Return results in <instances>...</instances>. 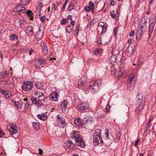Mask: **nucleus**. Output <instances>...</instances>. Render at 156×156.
<instances>
[{
	"mask_svg": "<svg viewBox=\"0 0 156 156\" xmlns=\"http://www.w3.org/2000/svg\"><path fill=\"white\" fill-rule=\"evenodd\" d=\"M79 133L78 131H73L70 134V138L76 143L78 146L81 148H84L85 146V143Z\"/></svg>",
	"mask_w": 156,
	"mask_h": 156,
	"instance_id": "obj_1",
	"label": "nucleus"
},
{
	"mask_svg": "<svg viewBox=\"0 0 156 156\" xmlns=\"http://www.w3.org/2000/svg\"><path fill=\"white\" fill-rule=\"evenodd\" d=\"M101 81L97 80L96 81H93L88 83V86L90 89H91L92 93L95 94L98 90L99 86L101 84Z\"/></svg>",
	"mask_w": 156,
	"mask_h": 156,
	"instance_id": "obj_2",
	"label": "nucleus"
},
{
	"mask_svg": "<svg viewBox=\"0 0 156 156\" xmlns=\"http://www.w3.org/2000/svg\"><path fill=\"white\" fill-rule=\"evenodd\" d=\"M136 105L137 107V109L138 111H140L143 108L145 103V100L143 98L142 94H139L136 96Z\"/></svg>",
	"mask_w": 156,
	"mask_h": 156,
	"instance_id": "obj_3",
	"label": "nucleus"
},
{
	"mask_svg": "<svg viewBox=\"0 0 156 156\" xmlns=\"http://www.w3.org/2000/svg\"><path fill=\"white\" fill-rule=\"evenodd\" d=\"M32 82L30 81L25 82L22 84V89L26 91H29L32 87Z\"/></svg>",
	"mask_w": 156,
	"mask_h": 156,
	"instance_id": "obj_4",
	"label": "nucleus"
},
{
	"mask_svg": "<svg viewBox=\"0 0 156 156\" xmlns=\"http://www.w3.org/2000/svg\"><path fill=\"white\" fill-rule=\"evenodd\" d=\"M64 147L66 150L69 151L74 147L75 145L71 140H69L64 143Z\"/></svg>",
	"mask_w": 156,
	"mask_h": 156,
	"instance_id": "obj_5",
	"label": "nucleus"
},
{
	"mask_svg": "<svg viewBox=\"0 0 156 156\" xmlns=\"http://www.w3.org/2000/svg\"><path fill=\"white\" fill-rule=\"evenodd\" d=\"M104 25L105 24L104 23L102 22H99L98 25V27L97 28L98 32L99 33L100 31H101V34H105L107 28L106 27L104 26Z\"/></svg>",
	"mask_w": 156,
	"mask_h": 156,
	"instance_id": "obj_6",
	"label": "nucleus"
},
{
	"mask_svg": "<svg viewBox=\"0 0 156 156\" xmlns=\"http://www.w3.org/2000/svg\"><path fill=\"white\" fill-rule=\"evenodd\" d=\"M122 58H117V57L115 55H112L109 60V62L110 63L112 64V65H113L114 63L117 61L118 63L119 62H120L121 64L122 63L121 62V60Z\"/></svg>",
	"mask_w": 156,
	"mask_h": 156,
	"instance_id": "obj_7",
	"label": "nucleus"
},
{
	"mask_svg": "<svg viewBox=\"0 0 156 156\" xmlns=\"http://www.w3.org/2000/svg\"><path fill=\"white\" fill-rule=\"evenodd\" d=\"M49 98L51 100L57 101L59 98V95L55 91L49 94Z\"/></svg>",
	"mask_w": 156,
	"mask_h": 156,
	"instance_id": "obj_8",
	"label": "nucleus"
},
{
	"mask_svg": "<svg viewBox=\"0 0 156 156\" xmlns=\"http://www.w3.org/2000/svg\"><path fill=\"white\" fill-rule=\"evenodd\" d=\"M10 128L9 129V131L12 135L17 133L18 132V127L16 125H13L11 123L10 125Z\"/></svg>",
	"mask_w": 156,
	"mask_h": 156,
	"instance_id": "obj_9",
	"label": "nucleus"
},
{
	"mask_svg": "<svg viewBox=\"0 0 156 156\" xmlns=\"http://www.w3.org/2000/svg\"><path fill=\"white\" fill-rule=\"evenodd\" d=\"M68 103L66 100H64L60 105V107L63 112H65L68 111L67 106Z\"/></svg>",
	"mask_w": 156,
	"mask_h": 156,
	"instance_id": "obj_10",
	"label": "nucleus"
},
{
	"mask_svg": "<svg viewBox=\"0 0 156 156\" xmlns=\"http://www.w3.org/2000/svg\"><path fill=\"white\" fill-rule=\"evenodd\" d=\"M93 141L95 146L98 145L99 144H102L103 142L101 137L99 136L94 137Z\"/></svg>",
	"mask_w": 156,
	"mask_h": 156,
	"instance_id": "obj_11",
	"label": "nucleus"
},
{
	"mask_svg": "<svg viewBox=\"0 0 156 156\" xmlns=\"http://www.w3.org/2000/svg\"><path fill=\"white\" fill-rule=\"evenodd\" d=\"M31 101H32L33 104H34L37 107L41 106L42 105V102L38 99H37L34 97H32L31 98Z\"/></svg>",
	"mask_w": 156,
	"mask_h": 156,
	"instance_id": "obj_12",
	"label": "nucleus"
},
{
	"mask_svg": "<svg viewBox=\"0 0 156 156\" xmlns=\"http://www.w3.org/2000/svg\"><path fill=\"white\" fill-rule=\"evenodd\" d=\"M88 105L87 103H82L78 106V108L80 110L86 111L88 109Z\"/></svg>",
	"mask_w": 156,
	"mask_h": 156,
	"instance_id": "obj_13",
	"label": "nucleus"
},
{
	"mask_svg": "<svg viewBox=\"0 0 156 156\" xmlns=\"http://www.w3.org/2000/svg\"><path fill=\"white\" fill-rule=\"evenodd\" d=\"M155 22L154 21L150 22L149 24V29L148 32V37H150L154 29V25Z\"/></svg>",
	"mask_w": 156,
	"mask_h": 156,
	"instance_id": "obj_14",
	"label": "nucleus"
},
{
	"mask_svg": "<svg viewBox=\"0 0 156 156\" xmlns=\"http://www.w3.org/2000/svg\"><path fill=\"white\" fill-rule=\"evenodd\" d=\"M43 35V31H41L39 29L38 31L37 32L36 35V39L37 41L40 40L42 37Z\"/></svg>",
	"mask_w": 156,
	"mask_h": 156,
	"instance_id": "obj_15",
	"label": "nucleus"
},
{
	"mask_svg": "<svg viewBox=\"0 0 156 156\" xmlns=\"http://www.w3.org/2000/svg\"><path fill=\"white\" fill-rule=\"evenodd\" d=\"M57 117L58 119L61 124V125H60L61 127L62 128H64L66 126L65 121L64 119L60 115H58Z\"/></svg>",
	"mask_w": 156,
	"mask_h": 156,
	"instance_id": "obj_16",
	"label": "nucleus"
},
{
	"mask_svg": "<svg viewBox=\"0 0 156 156\" xmlns=\"http://www.w3.org/2000/svg\"><path fill=\"white\" fill-rule=\"evenodd\" d=\"M87 80V78L85 76H83L78 82V87L80 88L82 87V85L84 84Z\"/></svg>",
	"mask_w": 156,
	"mask_h": 156,
	"instance_id": "obj_17",
	"label": "nucleus"
},
{
	"mask_svg": "<svg viewBox=\"0 0 156 156\" xmlns=\"http://www.w3.org/2000/svg\"><path fill=\"white\" fill-rule=\"evenodd\" d=\"M134 52L133 48L131 46H129L126 50V53L128 56H130Z\"/></svg>",
	"mask_w": 156,
	"mask_h": 156,
	"instance_id": "obj_18",
	"label": "nucleus"
},
{
	"mask_svg": "<svg viewBox=\"0 0 156 156\" xmlns=\"http://www.w3.org/2000/svg\"><path fill=\"white\" fill-rule=\"evenodd\" d=\"M74 123L78 127L81 126L83 125V122H82L81 120L79 118L74 119Z\"/></svg>",
	"mask_w": 156,
	"mask_h": 156,
	"instance_id": "obj_19",
	"label": "nucleus"
},
{
	"mask_svg": "<svg viewBox=\"0 0 156 156\" xmlns=\"http://www.w3.org/2000/svg\"><path fill=\"white\" fill-rule=\"evenodd\" d=\"M26 33L29 36H32L33 34V28L31 26H29L26 30Z\"/></svg>",
	"mask_w": 156,
	"mask_h": 156,
	"instance_id": "obj_20",
	"label": "nucleus"
},
{
	"mask_svg": "<svg viewBox=\"0 0 156 156\" xmlns=\"http://www.w3.org/2000/svg\"><path fill=\"white\" fill-rule=\"evenodd\" d=\"M41 46L42 47L43 53L45 55L47 54L48 53V50L47 47L45 45V44L43 42L41 43Z\"/></svg>",
	"mask_w": 156,
	"mask_h": 156,
	"instance_id": "obj_21",
	"label": "nucleus"
},
{
	"mask_svg": "<svg viewBox=\"0 0 156 156\" xmlns=\"http://www.w3.org/2000/svg\"><path fill=\"white\" fill-rule=\"evenodd\" d=\"M135 85V83L128 82L127 84V89L130 90H133L134 87Z\"/></svg>",
	"mask_w": 156,
	"mask_h": 156,
	"instance_id": "obj_22",
	"label": "nucleus"
},
{
	"mask_svg": "<svg viewBox=\"0 0 156 156\" xmlns=\"http://www.w3.org/2000/svg\"><path fill=\"white\" fill-rule=\"evenodd\" d=\"M22 5L21 4L18 5L14 10V12H18L19 14L20 15H21L20 12H21Z\"/></svg>",
	"mask_w": 156,
	"mask_h": 156,
	"instance_id": "obj_23",
	"label": "nucleus"
},
{
	"mask_svg": "<svg viewBox=\"0 0 156 156\" xmlns=\"http://www.w3.org/2000/svg\"><path fill=\"white\" fill-rule=\"evenodd\" d=\"M99 136L101 137V130L99 129H97L94 131L93 137Z\"/></svg>",
	"mask_w": 156,
	"mask_h": 156,
	"instance_id": "obj_24",
	"label": "nucleus"
},
{
	"mask_svg": "<svg viewBox=\"0 0 156 156\" xmlns=\"http://www.w3.org/2000/svg\"><path fill=\"white\" fill-rule=\"evenodd\" d=\"M144 28V27L143 26L138 28L136 33L138 34L139 36H141L142 32L143 31L142 29Z\"/></svg>",
	"mask_w": 156,
	"mask_h": 156,
	"instance_id": "obj_25",
	"label": "nucleus"
},
{
	"mask_svg": "<svg viewBox=\"0 0 156 156\" xmlns=\"http://www.w3.org/2000/svg\"><path fill=\"white\" fill-rule=\"evenodd\" d=\"M9 75V73L6 71L2 72L0 73V77L1 78H4L7 77Z\"/></svg>",
	"mask_w": 156,
	"mask_h": 156,
	"instance_id": "obj_26",
	"label": "nucleus"
},
{
	"mask_svg": "<svg viewBox=\"0 0 156 156\" xmlns=\"http://www.w3.org/2000/svg\"><path fill=\"white\" fill-rule=\"evenodd\" d=\"M27 14L30 17L31 20H32L34 18V16L33 13L30 10H27L26 12Z\"/></svg>",
	"mask_w": 156,
	"mask_h": 156,
	"instance_id": "obj_27",
	"label": "nucleus"
},
{
	"mask_svg": "<svg viewBox=\"0 0 156 156\" xmlns=\"http://www.w3.org/2000/svg\"><path fill=\"white\" fill-rule=\"evenodd\" d=\"M82 122H83V124L91 123L92 122L90 119H88L86 118H81Z\"/></svg>",
	"mask_w": 156,
	"mask_h": 156,
	"instance_id": "obj_28",
	"label": "nucleus"
},
{
	"mask_svg": "<svg viewBox=\"0 0 156 156\" xmlns=\"http://www.w3.org/2000/svg\"><path fill=\"white\" fill-rule=\"evenodd\" d=\"M10 39L11 41L14 40L18 39V36L15 34H12L10 36Z\"/></svg>",
	"mask_w": 156,
	"mask_h": 156,
	"instance_id": "obj_29",
	"label": "nucleus"
},
{
	"mask_svg": "<svg viewBox=\"0 0 156 156\" xmlns=\"http://www.w3.org/2000/svg\"><path fill=\"white\" fill-rule=\"evenodd\" d=\"M29 0H21L20 4L22 5H25L29 4Z\"/></svg>",
	"mask_w": 156,
	"mask_h": 156,
	"instance_id": "obj_30",
	"label": "nucleus"
},
{
	"mask_svg": "<svg viewBox=\"0 0 156 156\" xmlns=\"http://www.w3.org/2000/svg\"><path fill=\"white\" fill-rule=\"evenodd\" d=\"M135 76L134 75H132L130 76L129 77V80L128 82H132L135 83V80L134 79Z\"/></svg>",
	"mask_w": 156,
	"mask_h": 156,
	"instance_id": "obj_31",
	"label": "nucleus"
},
{
	"mask_svg": "<svg viewBox=\"0 0 156 156\" xmlns=\"http://www.w3.org/2000/svg\"><path fill=\"white\" fill-rule=\"evenodd\" d=\"M38 61L40 65L41 66L42 65L45 63L46 60L44 58H41L40 59H39Z\"/></svg>",
	"mask_w": 156,
	"mask_h": 156,
	"instance_id": "obj_32",
	"label": "nucleus"
},
{
	"mask_svg": "<svg viewBox=\"0 0 156 156\" xmlns=\"http://www.w3.org/2000/svg\"><path fill=\"white\" fill-rule=\"evenodd\" d=\"M38 98L41 102L44 100L45 99V96L44 94L43 93H40V95L38 96Z\"/></svg>",
	"mask_w": 156,
	"mask_h": 156,
	"instance_id": "obj_33",
	"label": "nucleus"
},
{
	"mask_svg": "<svg viewBox=\"0 0 156 156\" xmlns=\"http://www.w3.org/2000/svg\"><path fill=\"white\" fill-rule=\"evenodd\" d=\"M37 116L38 119L43 121L45 120L46 118V117L44 115L38 114L37 115Z\"/></svg>",
	"mask_w": 156,
	"mask_h": 156,
	"instance_id": "obj_34",
	"label": "nucleus"
},
{
	"mask_svg": "<svg viewBox=\"0 0 156 156\" xmlns=\"http://www.w3.org/2000/svg\"><path fill=\"white\" fill-rule=\"evenodd\" d=\"M110 108V106L109 105V102L108 101V104L105 107V110L104 111V112L106 113H107L109 111Z\"/></svg>",
	"mask_w": 156,
	"mask_h": 156,
	"instance_id": "obj_35",
	"label": "nucleus"
},
{
	"mask_svg": "<svg viewBox=\"0 0 156 156\" xmlns=\"http://www.w3.org/2000/svg\"><path fill=\"white\" fill-rule=\"evenodd\" d=\"M91 11H93L95 8V5L92 2H90L89 3V6Z\"/></svg>",
	"mask_w": 156,
	"mask_h": 156,
	"instance_id": "obj_36",
	"label": "nucleus"
},
{
	"mask_svg": "<svg viewBox=\"0 0 156 156\" xmlns=\"http://www.w3.org/2000/svg\"><path fill=\"white\" fill-rule=\"evenodd\" d=\"M73 27L71 28L70 26H68L66 28V31L69 34L70 33L72 30Z\"/></svg>",
	"mask_w": 156,
	"mask_h": 156,
	"instance_id": "obj_37",
	"label": "nucleus"
},
{
	"mask_svg": "<svg viewBox=\"0 0 156 156\" xmlns=\"http://www.w3.org/2000/svg\"><path fill=\"white\" fill-rule=\"evenodd\" d=\"M43 4L41 3H39L38 5L37 6V10H39L40 11L41 10V8L42 7Z\"/></svg>",
	"mask_w": 156,
	"mask_h": 156,
	"instance_id": "obj_38",
	"label": "nucleus"
},
{
	"mask_svg": "<svg viewBox=\"0 0 156 156\" xmlns=\"http://www.w3.org/2000/svg\"><path fill=\"white\" fill-rule=\"evenodd\" d=\"M39 125L35 122H33V127L34 129H37Z\"/></svg>",
	"mask_w": 156,
	"mask_h": 156,
	"instance_id": "obj_39",
	"label": "nucleus"
},
{
	"mask_svg": "<svg viewBox=\"0 0 156 156\" xmlns=\"http://www.w3.org/2000/svg\"><path fill=\"white\" fill-rule=\"evenodd\" d=\"M111 16L113 18H115L116 16V14L115 13L114 11H112L110 12Z\"/></svg>",
	"mask_w": 156,
	"mask_h": 156,
	"instance_id": "obj_40",
	"label": "nucleus"
},
{
	"mask_svg": "<svg viewBox=\"0 0 156 156\" xmlns=\"http://www.w3.org/2000/svg\"><path fill=\"white\" fill-rule=\"evenodd\" d=\"M101 50L99 49H97L94 50V53L95 55H97L100 52Z\"/></svg>",
	"mask_w": 156,
	"mask_h": 156,
	"instance_id": "obj_41",
	"label": "nucleus"
},
{
	"mask_svg": "<svg viewBox=\"0 0 156 156\" xmlns=\"http://www.w3.org/2000/svg\"><path fill=\"white\" fill-rule=\"evenodd\" d=\"M3 94L5 95V97L6 98H8L10 97V95L7 91H5V92L3 93Z\"/></svg>",
	"mask_w": 156,
	"mask_h": 156,
	"instance_id": "obj_42",
	"label": "nucleus"
},
{
	"mask_svg": "<svg viewBox=\"0 0 156 156\" xmlns=\"http://www.w3.org/2000/svg\"><path fill=\"white\" fill-rule=\"evenodd\" d=\"M74 6L72 5V3H71V4L69 5L68 9L69 11H71L72 9H73L74 8Z\"/></svg>",
	"mask_w": 156,
	"mask_h": 156,
	"instance_id": "obj_43",
	"label": "nucleus"
},
{
	"mask_svg": "<svg viewBox=\"0 0 156 156\" xmlns=\"http://www.w3.org/2000/svg\"><path fill=\"white\" fill-rule=\"evenodd\" d=\"M40 93H42L40 91H36L34 92V94L35 96L38 97V96H39L40 94Z\"/></svg>",
	"mask_w": 156,
	"mask_h": 156,
	"instance_id": "obj_44",
	"label": "nucleus"
},
{
	"mask_svg": "<svg viewBox=\"0 0 156 156\" xmlns=\"http://www.w3.org/2000/svg\"><path fill=\"white\" fill-rule=\"evenodd\" d=\"M15 106L17 108H21V106L20 105L19 103L18 102H15Z\"/></svg>",
	"mask_w": 156,
	"mask_h": 156,
	"instance_id": "obj_45",
	"label": "nucleus"
},
{
	"mask_svg": "<svg viewBox=\"0 0 156 156\" xmlns=\"http://www.w3.org/2000/svg\"><path fill=\"white\" fill-rule=\"evenodd\" d=\"M122 75V71L120 69H119V73H118V76L119 77H121Z\"/></svg>",
	"mask_w": 156,
	"mask_h": 156,
	"instance_id": "obj_46",
	"label": "nucleus"
},
{
	"mask_svg": "<svg viewBox=\"0 0 156 156\" xmlns=\"http://www.w3.org/2000/svg\"><path fill=\"white\" fill-rule=\"evenodd\" d=\"M112 69H114V68L113 67H112L111 69V72L112 74L113 75H115L116 73V71L115 70H113Z\"/></svg>",
	"mask_w": 156,
	"mask_h": 156,
	"instance_id": "obj_47",
	"label": "nucleus"
},
{
	"mask_svg": "<svg viewBox=\"0 0 156 156\" xmlns=\"http://www.w3.org/2000/svg\"><path fill=\"white\" fill-rule=\"evenodd\" d=\"M25 23V22L22 20H20L19 21H18V23L20 26L23 25V24H24Z\"/></svg>",
	"mask_w": 156,
	"mask_h": 156,
	"instance_id": "obj_48",
	"label": "nucleus"
},
{
	"mask_svg": "<svg viewBox=\"0 0 156 156\" xmlns=\"http://www.w3.org/2000/svg\"><path fill=\"white\" fill-rule=\"evenodd\" d=\"M117 27H115L114 29V35L115 37L116 36L117 32Z\"/></svg>",
	"mask_w": 156,
	"mask_h": 156,
	"instance_id": "obj_49",
	"label": "nucleus"
},
{
	"mask_svg": "<svg viewBox=\"0 0 156 156\" xmlns=\"http://www.w3.org/2000/svg\"><path fill=\"white\" fill-rule=\"evenodd\" d=\"M40 19L42 22H44L45 20V17L44 16H43L40 17Z\"/></svg>",
	"mask_w": 156,
	"mask_h": 156,
	"instance_id": "obj_50",
	"label": "nucleus"
},
{
	"mask_svg": "<svg viewBox=\"0 0 156 156\" xmlns=\"http://www.w3.org/2000/svg\"><path fill=\"white\" fill-rule=\"evenodd\" d=\"M67 19L66 18L62 19L61 21L62 24H64L66 23Z\"/></svg>",
	"mask_w": 156,
	"mask_h": 156,
	"instance_id": "obj_51",
	"label": "nucleus"
},
{
	"mask_svg": "<svg viewBox=\"0 0 156 156\" xmlns=\"http://www.w3.org/2000/svg\"><path fill=\"white\" fill-rule=\"evenodd\" d=\"M85 10L87 12L91 10L89 6H86L84 8Z\"/></svg>",
	"mask_w": 156,
	"mask_h": 156,
	"instance_id": "obj_52",
	"label": "nucleus"
},
{
	"mask_svg": "<svg viewBox=\"0 0 156 156\" xmlns=\"http://www.w3.org/2000/svg\"><path fill=\"white\" fill-rule=\"evenodd\" d=\"M68 2V1H66L65 2V3L64 4L63 6L62 7V10L63 11H64V10H65V6H66V5L67 4Z\"/></svg>",
	"mask_w": 156,
	"mask_h": 156,
	"instance_id": "obj_53",
	"label": "nucleus"
},
{
	"mask_svg": "<svg viewBox=\"0 0 156 156\" xmlns=\"http://www.w3.org/2000/svg\"><path fill=\"white\" fill-rule=\"evenodd\" d=\"M35 86H36L37 87L38 89H40L41 87V84L39 83H37L36 84Z\"/></svg>",
	"mask_w": 156,
	"mask_h": 156,
	"instance_id": "obj_54",
	"label": "nucleus"
},
{
	"mask_svg": "<svg viewBox=\"0 0 156 156\" xmlns=\"http://www.w3.org/2000/svg\"><path fill=\"white\" fill-rule=\"evenodd\" d=\"M26 8L23 6H22L21 8V12H23V13H26Z\"/></svg>",
	"mask_w": 156,
	"mask_h": 156,
	"instance_id": "obj_55",
	"label": "nucleus"
},
{
	"mask_svg": "<svg viewBox=\"0 0 156 156\" xmlns=\"http://www.w3.org/2000/svg\"><path fill=\"white\" fill-rule=\"evenodd\" d=\"M80 27V26L79 25V24L77 25L76 27L75 31H79V30Z\"/></svg>",
	"mask_w": 156,
	"mask_h": 156,
	"instance_id": "obj_56",
	"label": "nucleus"
},
{
	"mask_svg": "<svg viewBox=\"0 0 156 156\" xmlns=\"http://www.w3.org/2000/svg\"><path fill=\"white\" fill-rule=\"evenodd\" d=\"M101 37H99L98 39V41L97 43L98 44H101Z\"/></svg>",
	"mask_w": 156,
	"mask_h": 156,
	"instance_id": "obj_57",
	"label": "nucleus"
},
{
	"mask_svg": "<svg viewBox=\"0 0 156 156\" xmlns=\"http://www.w3.org/2000/svg\"><path fill=\"white\" fill-rule=\"evenodd\" d=\"M134 30H132L131 32L130 33V34H129V36L130 37H132L133 36V35L134 34Z\"/></svg>",
	"mask_w": 156,
	"mask_h": 156,
	"instance_id": "obj_58",
	"label": "nucleus"
},
{
	"mask_svg": "<svg viewBox=\"0 0 156 156\" xmlns=\"http://www.w3.org/2000/svg\"><path fill=\"white\" fill-rule=\"evenodd\" d=\"M139 139H138L136 140V141L135 144H134V146L135 147H136L137 146V145L138 144V143H139Z\"/></svg>",
	"mask_w": 156,
	"mask_h": 156,
	"instance_id": "obj_59",
	"label": "nucleus"
},
{
	"mask_svg": "<svg viewBox=\"0 0 156 156\" xmlns=\"http://www.w3.org/2000/svg\"><path fill=\"white\" fill-rule=\"evenodd\" d=\"M132 42V39L131 38H129L128 41V43L129 44H131Z\"/></svg>",
	"mask_w": 156,
	"mask_h": 156,
	"instance_id": "obj_60",
	"label": "nucleus"
},
{
	"mask_svg": "<svg viewBox=\"0 0 156 156\" xmlns=\"http://www.w3.org/2000/svg\"><path fill=\"white\" fill-rule=\"evenodd\" d=\"M3 82H4V83L6 84H9L11 83L10 82L8 81H3Z\"/></svg>",
	"mask_w": 156,
	"mask_h": 156,
	"instance_id": "obj_61",
	"label": "nucleus"
},
{
	"mask_svg": "<svg viewBox=\"0 0 156 156\" xmlns=\"http://www.w3.org/2000/svg\"><path fill=\"white\" fill-rule=\"evenodd\" d=\"M70 24L73 26H74L75 24V21L71 20L70 21Z\"/></svg>",
	"mask_w": 156,
	"mask_h": 156,
	"instance_id": "obj_62",
	"label": "nucleus"
},
{
	"mask_svg": "<svg viewBox=\"0 0 156 156\" xmlns=\"http://www.w3.org/2000/svg\"><path fill=\"white\" fill-rule=\"evenodd\" d=\"M33 51H34V50L32 48H31L30 49L29 51V54L30 55L32 54V52Z\"/></svg>",
	"mask_w": 156,
	"mask_h": 156,
	"instance_id": "obj_63",
	"label": "nucleus"
},
{
	"mask_svg": "<svg viewBox=\"0 0 156 156\" xmlns=\"http://www.w3.org/2000/svg\"><path fill=\"white\" fill-rule=\"evenodd\" d=\"M115 4V2L114 0H111V5H113Z\"/></svg>",
	"mask_w": 156,
	"mask_h": 156,
	"instance_id": "obj_64",
	"label": "nucleus"
}]
</instances>
